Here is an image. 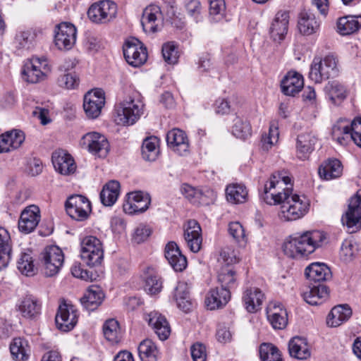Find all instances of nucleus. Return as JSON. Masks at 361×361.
<instances>
[{"label":"nucleus","mask_w":361,"mask_h":361,"mask_svg":"<svg viewBox=\"0 0 361 361\" xmlns=\"http://www.w3.org/2000/svg\"><path fill=\"white\" fill-rule=\"evenodd\" d=\"M173 299L177 307L185 312H190L192 308L189 286L185 281L178 282L173 293Z\"/></svg>","instance_id":"nucleus-28"},{"label":"nucleus","mask_w":361,"mask_h":361,"mask_svg":"<svg viewBox=\"0 0 361 361\" xmlns=\"http://www.w3.org/2000/svg\"><path fill=\"white\" fill-rule=\"evenodd\" d=\"M303 87V77L295 71L288 72L281 82L282 92L288 96H295Z\"/></svg>","instance_id":"nucleus-27"},{"label":"nucleus","mask_w":361,"mask_h":361,"mask_svg":"<svg viewBox=\"0 0 361 361\" xmlns=\"http://www.w3.org/2000/svg\"><path fill=\"white\" fill-rule=\"evenodd\" d=\"M218 281L221 288H226L229 290L238 286L236 273L233 267H222L218 275Z\"/></svg>","instance_id":"nucleus-48"},{"label":"nucleus","mask_w":361,"mask_h":361,"mask_svg":"<svg viewBox=\"0 0 361 361\" xmlns=\"http://www.w3.org/2000/svg\"><path fill=\"white\" fill-rule=\"evenodd\" d=\"M9 348L13 360L25 361L28 359L30 350L26 339L20 337L13 338L10 343Z\"/></svg>","instance_id":"nucleus-43"},{"label":"nucleus","mask_w":361,"mask_h":361,"mask_svg":"<svg viewBox=\"0 0 361 361\" xmlns=\"http://www.w3.org/2000/svg\"><path fill=\"white\" fill-rule=\"evenodd\" d=\"M6 137L9 142V145H11L13 149H18L20 147L25 140V135L23 131L18 130H14L5 133Z\"/></svg>","instance_id":"nucleus-58"},{"label":"nucleus","mask_w":361,"mask_h":361,"mask_svg":"<svg viewBox=\"0 0 361 361\" xmlns=\"http://www.w3.org/2000/svg\"><path fill=\"white\" fill-rule=\"evenodd\" d=\"M39 208L34 204L27 207L21 212L18 221V228L20 231L25 233L32 232L40 221Z\"/></svg>","instance_id":"nucleus-18"},{"label":"nucleus","mask_w":361,"mask_h":361,"mask_svg":"<svg viewBox=\"0 0 361 361\" xmlns=\"http://www.w3.org/2000/svg\"><path fill=\"white\" fill-rule=\"evenodd\" d=\"M216 197L215 192L212 190L207 189L204 191L200 190V195L197 197V204L207 205L212 203Z\"/></svg>","instance_id":"nucleus-63"},{"label":"nucleus","mask_w":361,"mask_h":361,"mask_svg":"<svg viewBox=\"0 0 361 361\" xmlns=\"http://www.w3.org/2000/svg\"><path fill=\"white\" fill-rule=\"evenodd\" d=\"M52 164L56 171L62 175L73 174L76 170V164L71 154L63 150H58L52 154Z\"/></svg>","instance_id":"nucleus-23"},{"label":"nucleus","mask_w":361,"mask_h":361,"mask_svg":"<svg viewBox=\"0 0 361 361\" xmlns=\"http://www.w3.org/2000/svg\"><path fill=\"white\" fill-rule=\"evenodd\" d=\"M231 299V291L226 288L212 289L205 298L208 309L212 310L225 306Z\"/></svg>","instance_id":"nucleus-29"},{"label":"nucleus","mask_w":361,"mask_h":361,"mask_svg":"<svg viewBox=\"0 0 361 361\" xmlns=\"http://www.w3.org/2000/svg\"><path fill=\"white\" fill-rule=\"evenodd\" d=\"M298 24L300 32L306 35L315 33L320 25L315 15L310 10H304L300 12Z\"/></svg>","instance_id":"nucleus-35"},{"label":"nucleus","mask_w":361,"mask_h":361,"mask_svg":"<svg viewBox=\"0 0 361 361\" xmlns=\"http://www.w3.org/2000/svg\"><path fill=\"white\" fill-rule=\"evenodd\" d=\"M352 315V310L348 305H338L332 308L328 314L326 323L331 327H336L348 321Z\"/></svg>","instance_id":"nucleus-38"},{"label":"nucleus","mask_w":361,"mask_h":361,"mask_svg":"<svg viewBox=\"0 0 361 361\" xmlns=\"http://www.w3.org/2000/svg\"><path fill=\"white\" fill-rule=\"evenodd\" d=\"M138 353L142 361H157L159 350L154 342L145 339L140 343Z\"/></svg>","instance_id":"nucleus-47"},{"label":"nucleus","mask_w":361,"mask_h":361,"mask_svg":"<svg viewBox=\"0 0 361 361\" xmlns=\"http://www.w3.org/2000/svg\"><path fill=\"white\" fill-rule=\"evenodd\" d=\"M292 192L290 178L283 172H275L264 184L261 198L267 204L276 205L281 204Z\"/></svg>","instance_id":"nucleus-2"},{"label":"nucleus","mask_w":361,"mask_h":361,"mask_svg":"<svg viewBox=\"0 0 361 361\" xmlns=\"http://www.w3.org/2000/svg\"><path fill=\"white\" fill-rule=\"evenodd\" d=\"M360 16H344L340 18L337 22L338 32L342 35L352 34L360 27Z\"/></svg>","instance_id":"nucleus-46"},{"label":"nucleus","mask_w":361,"mask_h":361,"mask_svg":"<svg viewBox=\"0 0 361 361\" xmlns=\"http://www.w3.org/2000/svg\"><path fill=\"white\" fill-rule=\"evenodd\" d=\"M159 140L156 137H149L144 140L142 146V156L146 161H154L159 154Z\"/></svg>","instance_id":"nucleus-51"},{"label":"nucleus","mask_w":361,"mask_h":361,"mask_svg":"<svg viewBox=\"0 0 361 361\" xmlns=\"http://www.w3.org/2000/svg\"><path fill=\"white\" fill-rule=\"evenodd\" d=\"M289 13L279 11L275 15L269 28V34L274 41L280 42L284 39L288 32Z\"/></svg>","instance_id":"nucleus-19"},{"label":"nucleus","mask_w":361,"mask_h":361,"mask_svg":"<svg viewBox=\"0 0 361 361\" xmlns=\"http://www.w3.org/2000/svg\"><path fill=\"white\" fill-rule=\"evenodd\" d=\"M142 277L145 283V290L150 295H155L162 289V281L157 271L152 267H146Z\"/></svg>","instance_id":"nucleus-39"},{"label":"nucleus","mask_w":361,"mask_h":361,"mask_svg":"<svg viewBox=\"0 0 361 361\" xmlns=\"http://www.w3.org/2000/svg\"><path fill=\"white\" fill-rule=\"evenodd\" d=\"M57 328L62 331L72 330L78 322V311L75 307L66 302L60 304L55 317Z\"/></svg>","instance_id":"nucleus-14"},{"label":"nucleus","mask_w":361,"mask_h":361,"mask_svg":"<svg viewBox=\"0 0 361 361\" xmlns=\"http://www.w3.org/2000/svg\"><path fill=\"white\" fill-rule=\"evenodd\" d=\"M324 92L326 97L334 105H339L347 97L345 87L336 80L326 83Z\"/></svg>","instance_id":"nucleus-36"},{"label":"nucleus","mask_w":361,"mask_h":361,"mask_svg":"<svg viewBox=\"0 0 361 361\" xmlns=\"http://www.w3.org/2000/svg\"><path fill=\"white\" fill-rule=\"evenodd\" d=\"M168 146L179 155H185L189 151L190 144L185 133L180 129L174 128L166 134Z\"/></svg>","instance_id":"nucleus-21"},{"label":"nucleus","mask_w":361,"mask_h":361,"mask_svg":"<svg viewBox=\"0 0 361 361\" xmlns=\"http://www.w3.org/2000/svg\"><path fill=\"white\" fill-rule=\"evenodd\" d=\"M65 207L68 216L79 221L87 219L92 212L90 202L81 195L71 196L66 200Z\"/></svg>","instance_id":"nucleus-12"},{"label":"nucleus","mask_w":361,"mask_h":361,"mask_svg":"<svg viewBox=\"0 0 361 361\" xmlns=\"http://www.w3.org/2000/svg\"><path fill=\"white\" fill-rule=\"evenodd\" d=\"M161 17L160 8L150 5L145 8L141 18V24L145 32H155L157 30V21Z\"/></svg>","instance_id":"nucleus-32"},{"label":"nucleus","mask_w":361,"mask_h":361,"mask_svg":"<svg viewBox=\"0 0 361 361\" xmlns=\"http://www.w3.org/2000/svg\"><path fill=\"white\" fill-rule=\"evenodd\" d=\"M105 338L111 343H117L121 339V329L118 322L114 319L106 320L103 324Z\"/></svg>","instance_id":"nucleus-49"},{"label":"nucleus","mask_w":361,"mask_h":361,"mask_svg":"<svg viewBox=\"0 0 361 361\" xmlns=\"http://www.w3.org/2000/svg\"><path fill=\"white\" fill-rule=\"evenodd\" d=\"M41 259L44 275L51 277L59 272L64 262V255L61 248L52 245L44 250L41 253Z\"/></svg>","instance_id":"nucleus-9"},{"label":"nucleus","mask_w":361,"mask_h":361,"mask_svg":"<svg viewBox=\"0 0 361 361\" xmlns=\"http://www.w3.org/2000/svg\"><path fill=\"white\" fill-rule=\"evenodd\" d=\"M104 94L103 90L94 89L85 95L83 108L89 118H96L100 115L105 104Z\"/></svg>","instance_id":"nucleus-16"},{"label":"nucleus","mask_w":361,"mask_h":361,"mask_svg":"<svg viewBox=\"0 0 361 361\" xmlns=\"http://www.w3.org/2000/svg\"><path fill=\"white\" fill-rule=\"evenodd\" d=\"M42 303L33 295H26L20 302L18 310L27 319L36 320L41 314Z\"/></svg>","instance_id":"nucleus-26"},{"label":"nucleus","mask_w":361,"mask_h":361,"mask_svg":"<svg viewBox=\"0 0 361 361\" xmlns=\"http://www.w3.org/2000/svg\"><path fill=\"white\" fill-rule=\"evenodd\" d=\"M279 217L281 220L295 221L302 217L307 212L309 204L305 198L297 194L289 195L282 203Z\"/></svg>","instance_id":"nucleus-6"},{"label":"nucleus","mask_w":361,"mask_h":361,"mask_svg":"<svg viewBox=\"0 0 361 361\" xmlns=\"http://www.w3.org/2000/svg\"><path fill=\"white\" fill-rule=\"evenodd\" d=\"M164 256L169 264L176 271H182L186 268V257L182 255L175 242L171 241L166 245Z\"/></svg>","instance_id":"nucleus-25"},{"label":"nucleus","mask_w":361,"mask_h":361,"mask_svg":"<svg viewBox=\"0 0 361 361\" xmlns=\"http://www.w3.org/2000/svg\"><path fill=\"white\" fill-rule=\"evenodd\" d=\"M267 319L275 329H283L288 324L286 310L280 303L269 305L267 311Z\"/></svg>","instance_id":"nucleus-30"},{"label":"nucleus","mask_w":361,"mask_h":361,"mask_svg":"<svg viewBox=\"0 0 361 361\" xmlns=\"http://www.w3.org/2000/svg\"><path fill=\"white\" fill-rule=\"evenodd\" d=\"M144 107L138 94L128 96L115 106L114 121L121 126L133 125L144 114Z\"/></svg>","instance_id":"nucleus-3"},{"label":"nucleus","mask_w":361,"mask_h":361,"mask_svg":"<svg viewBox=\"0 0 361 361\" xmlns=\"http://www.w3.org/2000/svg\"><path fill=\"white\" fill-rule=\"evenodd\" d=\"M238 261L236 252L231 247H224L219 258V262L223 264V267H232V265Z\"/></svg>","instance_id":"nucleus-56"},{"label":"nucleus","mask_w":361,"mask_h":361,"mask_svg":"<svg viewBox=\"0 0 361 361\" xmlns=\"http://www.w3.org/2000/svg\"><path fill=\"white\" fill-rule=\"evenodd\" d=\"M145 319L160 340L165 341L169 338L171 334V326L165 316L153 311L145 317Z\"/></svg>","instance_id":"nucleus-22"},{"label":"nucleus","mask_w":361,"mask_h":361,"mask_svg":"<svg viewBox=\"0 0 361 361\" xmlns=\"http://www.w3.org/2000/svg\"><path fill=\"white\" fill-rule=\"evenodd\" d=\"M151 235L150 228L145 225L138 226L134 232L133 239L137 243H140L147 240Z\"/></svg>","instance_id":"nucleus-61"},{"label":"nucleus","mask_w":361,"mask_h":361,"mask_svg":"<svg viewBox=\"0 0 361 361\" xmlns=\"http://www.w3.org/2000/svg\"><path fill=\"white\" fill-rule=\"evenodd\" d=\"M264 299V294L257 287L246 288L243 293L242 300L244 307L250 313H254L261 310Z\"/></svg>","instance_id":"nucleus-24"},{"label":"nucleus","mask_w":361,"mask_h":361,"mask_svg":"<svg viewBox=\"0 0 361 361\" xmlns=\"http://www.w3.org/2000/svg\"><path fill=\"white\" fill-rule=\"evenodd\" d=\"M76 27L70 23H61L55 30L54 42L59 49L69 50L75 43Z\"/></svg>","instance_id":"nucleus-15"},{"label":"nucleus","mask_w":361,"mask_h":361,"mask_svg":"<svg viewBox=\"0 0 361 361\" xmlns=\"http://www.w3.org/2000/svg\"><path fill=\"white\" fill-rule=\"evenodd\" d=\"M35 37V32L33 30H27L17 35L16 39L21 48L29 49L32 45Z\"/></svg>","instance_id":"nucleus-57"},{"label":"nucleus","mask_w":361,"mask_h":361,"mask_svg":"<svg viewBox=\"0 0 361 361\" xmlns=\"http://www.w3.org/2000/svg\"><path fill=\"white\" fill-rule=\"evenodd\" d=\"M162 55L169 64H175L179 58L177 47L173 42H167L162 47Z\"/></svg>","instance_id":"nucleus-55"},{"label":"nucleus","mask_w":361,"mask_h":361,"mask_svg":"<svg viewBox=\"0 0 361 361\" xmlns=\"http://www.w3.org/2000/svg\"><path fill=\"white\" fill-rule=\"evenodd\" d=\"M325 234L320 231L297 233L288 236L283 242L282 249L288 257L300 259L313 253L326 241Z\"/></svg>","instance_id":"nucleus-1"},{"label":"nucleus","mask_w":361,"mask_h":361,"mask_svg":"<svg viewBox=\"0 0 361 361\" xmlns=\"http://www.w3.org/2000/svg\"><path fill=\"white\" fill-rule=\"evenodd\" d=\"M80 256L84 263L89 267L100 264L104 257V249L100 240L92 235L85 237L81 242Z\"/></svg>","instance_id":"nucleus-7"},{"label":"nucleus","mask_w":361,"mask_h":361,"mask_svg":"<svg viewBox=\"0 0 361 361\" xmlns=\"http://www.w3.org/2000/svg\"><path fill=\"white\" fill-rule=\"evenodd\" d=\"M341 221L350 233L361 228V191H357L350 199L348 209L342 216Z\"/></svg>","instance_id":"nucleus-10"},{"label":"nucleus","mask_w":361,"mask_h":361,"mask_svg":"<svg viewBox=\"0 0 361 361\" xmlns=\"http://www.w3.org/2000/svg\"><path fill=\"white\" fill-rule=\"evenodd\" d=\"M80 145L83 149L99 157H106L110 149L106 137L97 132H90L84 135Z\"/></svg>","instance_id":"nucleus-11"},{"label":"nucleus","mask_w":361,"mask_h":361,"mask_svg":"<svg viewBox=\"0 0 361 361\" xmlns=\"http://www.w3.org/2000/svg\"><path fill=\"white\" fill-rule=\"evenodd\" d=\"M351 123L346 119H339L332 128L333 139L341 145H345L350 140Z\"/></svg>","instance_id":"nucleus-42"},{"label":"nucleus","mask_w":361,"mask_h":361,"mask_svg":"<svg viewBox=\"0 0 361 361\" xmlns=\"http://www.w3.org/2000/svg\"><path fill=\"white\" fill-rule=\"evenodd\" d=\"M104 294L100 287L91 286L80 299L82 305L88 311L96 310L102 302Z\"/></svg>","instance_id":"nucleus-33"},{"label":"nucleus","mask_w":361,"mask_h":361,"mask_svg":"<svg viewBox=\"0 0 361 361\" xmlns=\"http://www.w3.org/2000/svg\"><path fill=\"white\" fill-rule=\"evenodd\" d=\"M17 268L22 274L27 276H34L37 272L32 257L27 253L20 255L17 262Z\"/></svg>","instance_id":"nucleus-52"},{"label":"nucleus","mask_w":361,"mask_h":361,"mask_svg":"<svg viewBox=\"0 0 361 361\" xmlns=\"http://www.w3.org/2000/svg\"><path fill=\"white\" fill-rule=\"evenodd\" d=\"M228 233L238 242L245 240V230L243 226L238 221L229 224Z\"/></svg>","instance_id":"nucleus-60"},{"label":"nucleus","mask_w":361,"mask_h":361,"mask_svg":"<svg viewBox=\"0 0 361 361\" xmlns=\"http://www.w3.org/2000/svg\"><path fill=\"white\" fill-rule=\"evenodd\" d=\"M233 122L231 132L235 137L245 140L251 135L252 128L250 123L246 119L236 116Z\"/></svg>","instance_id":"nucleus-50"},{"label":"nucleus","mask_w":361,"mask_h":361,"mask_svg":"<svg viewBox=\"0 0 361 361\" xmlns=\"http://www.w3.org/2000/svg\"><path fill=\"white\" fill-rule=\"evenodd\" d=\"M184 238L192 252L200 251L202 242V228L196 220L188 221L184 231Z\"/></svg>","instance_id":"nucleus-20"},{"label":"nucleus","mask_w":361,"mask_h":361,"mask_svg":"<svg viewBox=\"0 0 361 361\" xmlns=\"http://www.w3.org/2000/svg\"><path fill=\"white\" fill-rule=\"evenodd\" d=\"M51 73V66L46 58L32 56L24 61L21 69L22 79L30 84L44 81Z\"/></svg>","instance_id":"nucleus-4"},{"label":"nucleus","mask_w":361,"mask_h":361,"mask_svg":"<svg viewBox=\"0 0 361 361\" xmlns=\"http://www.w3.org/2000/svg\"><path fill=\"white\" fill-rule=\"evenodd\" d=\"M59 86L66 89H73L78 85V78L73 73H68L61 75L58 78Z\"/></svg>","instance_id":"nucleus-59"},{"label":"nucleus","mask_w":361,"mask_h":361,"mask_svg":"<svg viewBox=\"0 0 361 361\" xmlns=\"http://www.w3.org/2000/svg\"><path fill=\"white\" fill-rule=\"evenodd\" d=\"M191 356L194 361L206 360V348L204 345L197 343L191 347Z\"/></svg>","instance_id":"nucleus-62"},{"label":"nucleus","mask_w":361,"mask_h":361,"mask_svg":"<svg viewBox=\"0 0 361 361\" xmlns=\"http://www.w3.org/2000/svg\"><path fill=\"white\" fill-rule=\"evenodd\" d=\"M329 297L327 287L318 283L309 286V290L302 293L304 300L311 305H318L323 303Z\"/></svg>","instance_id":"nucleus-31"},{"label":"nucleus","mask_w":361,"mask_h":361,"mask_svg":"<svg viewBox=\"0 0 361 361\" xmlns=\"http://www.w3.org/2000/svg\"><path fill=\"white\" fill-rule=\"evenodd\" d=\"M338 74L337 61L332 55L325 56L323 59H314L309 73V78L315 83H320L324 80L334 78Z\"/></svg>","instance_id":"nucleus-5"},{"label":"nucleus","mask_w":361,"mask_h":361,"mask_svg":"<svg viewBox=\"0 0 361 361\" xmlns=\"http://www.w3.org/2000/svg\"><path fill=\"white\" fill-rule=\"evenodd\" d=\"M123 55L128 63L139 67L147 59V51L144 44L136 38L128 39L123 45Z\"/></svg>","instance_id":"nucleus-13"},{"label":"nucleus","mask_w":361,"mask_h":361,"mask_svg":"<svg viewBox=\"0 0 361 361\" xmlns=\"http://www.w3.org/2000/svg\"><path fill=\"white\" fill-rule=\"evenodd\" d=\"M305 274L310 281L319 283L331 276L330 269L324 263L314 262L306 267Z\"/></svg>","instance_id":"nucleus-34"},{"label":"nucleus","mask_w":361,"mask_h":361,"mask_svg":"<svg viewBox=\"0 0 361 361\" xmlns=\"http://www.w3.org/2000/svg\"><path fill=\"white\" fill-rule=\"evenodd\" d=\"M259 355L262 361H283L281 352L271 343H262L259 347Z\"/></svg>","instance_id":"nucleus-53"},{"label":"nucleus","mask_w":361,"mask_h":361,"mask_svg":"<svg viewBox=\"0 0 361 361\" xmlns=\"http://www.w3.org/2000/svg\"><path fill=\"white\" fill-rule=\"evenodd\" d=\"M319 175L326 180L340 177L343 172L341 162L336 159H330L324 161L319 167Z\"/></svg>","instance_id":"nucleus-37"},{"label":"nucleus","mask_w":361,"mask_h":361,"mask_svg":"<svg viewBox=\"0 0 361 361\" xmlns=\"http://www.w3.org/2000/svg\"><path fill=\"white\" fill-rule=\"evenodd\" d=\"M317 138L311 133H302L298 136L296 148L297 154L300 159H307L314 150Z\"/></svg>","instance_id":"nucleus-41"},{"label":"nucleus","mask_w":361,"mask_h":361,"mask_svg":"<svg viewBox=\"0 0 361 361\" xmlns=\"http://www.w3.org/2000/svg\"><path fill=\"white\" fill-rule=\"evenodd\" d=\"M117 14L116 4L109 0L99 1L92 4L87 16L91 21L98 24L106 23L114 19Z\"/></svg>","instance_id":"nucleus-8"},{"label":"nucleus","mask_w":361,"mask_h":361,"mask_svg":"<svg viewBox=\"0 0 361 361\" xmlns=\"http://www.w3.org/2000/svg\"><path fill=\"white\" fill-rule=\"evenodd\" d=\"M209 13L213 16L221 15L225 10V2L224 0H209Z\"/></svg>","instance_id":"nucleus-64"},{"label":"nucleus","mask_w":361,"mask_h":361,"mask_svg":"<svg viewBox=\"0 0 361 361\" xmlns=\"http://www.w3.org/2000/svg\"><path fill=\"white\" fill-rule=\"evenodd\" d=\"M279 137V132L277 124L272 122L270 124L268 134L262 137L261 145L264 151H269L275 144L277 143Z\"/></svg>","instance_id":"nucleus-54"},{"label":"nucleus","mask_w":361,"mask_h":361,"mask_svg":"<svg viewBox=\"0 0 361 361\" xmlns=\"http://www.w3.org/2000/svg\"><path fill=\"white\" fill-rule=\"evenodd\" d=\"M248 192L246 187L240 183H232L226 188V197L232 204H242L247 201Z\"/></svg>","instance_id":"nucleus-45"},{"label":"nucleus","mask_w":361,"mask_h":361,"mask_svg":"<svg viewBox=\"0 0 361 361\" xmlns=\"http://www.w3.org/2000/svg\"><path fill=\"white\" fill-rule=\"evenodd\" d=\"M120 192V183L116 180H111L106 183L101 192V202L106 207H111L116 202Z\"/></svg>","instance_id":"nucleus-44"},{"label":"nucleus","mask_w":361,"mask_h":361,"mask_svg":"<svg viewBox=\"0 0 361 361\" xmlns=\"http://www.w3.org/2000/svg\"><path fill=\"white\" fill-rule=\"evenodd\" d=\"M288 350L291 357L298 360H306L311 355L307 340L299 336L294 337L289 341Z\"/></svg>","instance_id":"nucleus-40"},{"label":"nucleus","mask_w":361,"mask_h":361,"mask_svg":"<svg viewBox=\"0 0 361 361\" xmlns=\"http://www.w3.org/2000/svg\"><path fill=\"white\" fill-rule=\"evenodd\" d=\"M151 197L147 192L135 191L128 194L123 207L126 213L133 214L145 212L150 205Z\"/></svg>","instance_id":"nucleus-17"}]
</instances>
